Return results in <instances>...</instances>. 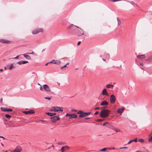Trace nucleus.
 <instances>
[{
  "instance_id": "f257e3e1",
  "label": "nucleus",
  "mask_w": 152,
  "mask_h": 152,
  "mask_svg": "<svg viewBox=\"0 0 152 152\" xmlns=\"http://www.w3.org/2000/svg\"><path fill=\"white\" fill-rule=\"evenodd\" d=\"M75 27L79 29L77 31V34L78 36H81L84 34V31L83 29L80 28L77 26L74 25L72 24L70 25L68 28L69 29L72 28L74 29H75Z\"/></svg>"
},
{
  "instance_id": "f03ea898",
  "label": "nucleus",
  "mask_w": 152,
  "mask_h": 152,
  "mask_svg": "<svg viewBox=\"0 0 152 152\" xmlns=\"http://www.w3.org/2000/svg\"><path fill=\"white\" fill-rule=\"evenodd\" d=\"M106 107H102V110L100 112V116L101 117L103 118L107 117L110 113V111L108 110H105Z\"/></svg>"
},
{
  "instance_id": "7ed1b4c3",
  "label": "nucleus",
  "mask_w": 152,
  "mask_h": 152,
  "mask_svg": "<svg viewBox=\"0 0 152 152\" xmlns=\"http://www.w3.org/2000/svg\"><path fill=\"white\" fill-rule=\"evenodd\" d=\"M50 111L54 112H57L58 111H63V110L62 107L56 106L53 107L50 109Z\"/></svg>"
},
{
  "instance_id": "20e7f679",
  "label": "nucleus",
  "mask_w": 152,
  "mask_h": 152,
  "mask_svg": "<svg viewBox=\"0 0 152 152\" xmlns=\"http://www.w3.org/2000/svg\"><path fill=\"white\" fill-rule=\"evenodd\" d=\"M51 120L53 123L55 122L57 120H58L60 119L59 115H56L54 116L51 117L50 118Z\"/></svg>"
},
{
  "instance_id": "39448f33",
  "label": "nucleus",
  "mask_w": 152,
  "mask_h": 152,
  "mask_svg": "<svg viewBox=\"0 0 152 152\" xmlns=\"http://www.w3.org/2000/svg\"><path fill=\"white\" fill-rule=\"evenodd\" d=\"M110 100L111 103L112 104H114L115 102L116 98L115 96L113 94H112L110 96Z\"/></svg>"
},
{
  "instance_id": "423d86ee",
  "label": "nucleus",
  "mask_w": 152,
  "mask_h": 152,
  "mask_svg": "<svg viewBox=\"0 0 152 152\" xmlns=\"http://www.w3.org/2000/svg\"><path fill=\"white\" fill-rule=\"evenodd\" d=\"M22 150L21 147L19 146H17L15 149L11 152H20Z\"/></svg>"
},
{
  "instance_id": "0eeeda50",
  "label": "nucleus",
  "mask_w": 152,
  "mask_h": 152,
  "mask_svg": "<svg viewBox=\"0 0 152 152\" xmlns=\"http://www.w3.org/2000/svg\"><path fill=\"white\" fill-rule=\"evenodd\" d=\"M43 89L45 91L47 92H50V89L49 86L45 84L43 86Z\"/></svg>"
},
{
  "instance_id": "6e6552de",
  "label": "nucleus",
  "mask_w": 152,
  "mask_h": 152,
  "mask_svg": "<svg viewBox=\"0 0 152 152\" xmlns=\"http://www.w3.org/2000/svg\"><path fill=\"white\" fill-rule=\"evenodd\" d=\"M42 29L41 28L36 29L32 31V33L33 34H36L39 32H42Z\"/></svg>"
},
{
  "instance_id": "1a4fd4ad",
  "label": "nucleus",
  "mask_w": 152,
  "mask_h": 152,
  "mask_svg": "<svg viewBox=\"0 0 152 152\" xmlns=\"http://www.w3.org/2000/svg\"><path fill=\"white\" fill-rule=\"evenodd\" d=\"M23 113L26 114H29L30 115L31 114H34L35 113L34 111L33 110H31L28 111H23Z\"/></svg>"
},
{
  "instance_id": "9d476101",
  "label": "nucleus",
  "mask_w": 152,
  "mask_h": 152,
  "mask_svg": "<svg viewBox=\"0 0 152 152\" xmlns=\"http://www.w3.org/2000/svg\"><path fill=\"white\" fill-rule=\"evenodd\" d=\"M91 113V112H88L87 113L83 112V113L82 114H80V115H79V117L81 118L83 117L86 116L87 115H89Z\"/></svg>"
},
{
  "instance_id": "9b49d317",
  "label": "nucleus",
  "mask_w": 152,
  "mask_h": 152,
  "mask_svg": "<svg viewBox=\"0 0 152 152\" xmlns=\"http://www.w3.org/2000/svg\"><path fill=\"white\" fill-rule=\"evenodd\" d=\"M1 110L3 111H12V110L9 108L1 107Z\"/></svg>"
},
{
  "instance_id": "f8f14e48",
  "label": "nucleus",
  "mask_w": 152,
  "mask_h": 152,
  "mask_svg": "<svg viewBox=\"0 0 152 152\" xmlns=\"http://www.w3.org/2000/svg\"><path fill=\"white\" fill-rule=\"evenodd\" d=\"M50 63H53L54 64H60L61 63L60 61L59 60H52L50 62Z\"/></svg>"
},
{
  "instance_id": "ddd939ff",
  "label": "nucleus",
  "mask_w": 152,
  "mask_h": 152,
  "mask_svg": "<svg viewBox=\"0 0 152 152\" xmlns=\"http://www.w3.org/2000/svg\"><path fill=\"white\" fill-rule=\"evenodd\" d=\"M28 63V61H20L17 63V64H18L19 65H21L22 64H24Z\"/></svg>"
},
{
  "instance_id": "4468645a",
  "label": "nucleus",
  "mask_w": 152,
  "mask_h": 152,
  "mask_svg": "<svg viewBox=\"0 0 152 152\" xmlns=\"http://www.w3.org/2000/svg\"><path fill=\"white\" fill-rule=\"evenodd\" d=\"M69 148V147L67 146L62 147L61 149V152H64L65 151L66 149H68Z\"/></svg>"
},
{
  "instance_id": "2eb2a0df",
  "label": "nucleus",
  "mask_w": 152,
  "mask_h": 152,
  "mask_svg": "<svg viewBox=\"0 0 152 152\" xmlns=\"http://www.w3.org/2000/svg\"><path fill=\"white\" fill-rule=\"evenodd\" d=\"M77 115H75L73 114H70V117H69V119H71L72 118H77Z\"/></svg>"
},
{
  "instance_id": "dca6fc26",
  "label": "nucleus",
  "mask_w": 152,
  "mask_h": 152,
  "mask_svg": "<svg viewBox=\"0 0 152 152\" xmlns=\"http://www.w3.org/2000/svg\"><path fill=\"white\" fill-rule=\"evenodd\" d=\"M108 102H107L105 100L103 101L100 104V105L101 106H103V105H108Z\"/></svg>"
},
{
  "instance_id": "f3484780",
  "label": "nucleus",
  "mask_w": 152,
  "mask_h": 152,
  "mask_svg": "<svg viewBox=\"0 0 152 152\" xmlns=\"http://www.w3.org/2000/svg\"><path fill=\"white\" fill-rule=\"evenodd\" d=\"M102 94L103 95H105L107 96H108V94L107 91V90L105 88H104L102 91Z\"/></svg>"
},
{
  "instance_id": "a211bd4d",
  "label": "nucleus",
  "mask_w": 152,
  "mask_h": 152,
  "mask_svg": "<svg viewBox=\"0 0 152 152\" xmlns=\"http://www.w3.org/2000/svg\"><path fill=\"white\" fill-rule=\"evenodd\" d=\"M45 114L48 115L50 116H52L53 115H55L56 114V113H50V112H46Z\"/></svg>"
},
{
  "instance_id": "6ab92c4d",
  "label": "nucleus",
  "mask_w": 152,
  "mask_h": 152,
  "mask_svg": "<svg viewBox=\"0 0 152 152\" xmlns=\"http://www.w3.org/2000/svg\"><path fill=\"white\" fill-rule=\"evenodd\" d=\"M137 57L138 58L141 59L145 58V55H138Z\"/></svg>"
},
{
  "instance_id": "aec40b11",
  "label": "nucleus",
  "mask_w": 152,
  "mask_h": 152,
  "mask_svg": "<svg viewBox=\"0 0 152 152\" xmlns=\"http://www.w3.org/2000/svg\"><path fill=\"white\" fill-rule=\"evenodd\" d=\"M124 110V109L123 108H120L118 109L117 113H121Z\"/></svg>"
},
{
  "instance_id": "412c9836",
  "label": "nucleus",
  "mask_w": 152,
  "mask_h": 152,
  "mask_svg": "<svg viewBox=\"0 0 152 152\" xmlns=\"http://www.w3.org/2000/svg\"><path fill=\"white\" fill-rule=\"evenodd\" d=\"M23 56L28 59H31L30 57L28 55H26V54H23Z\"/></svg>"
},
{
  "instance_id": "4be33fe9",
  "label": "nucleus",
  "mask_w": 152,
  "mask_h": 152,
  "mask_svg": "<svg viewBox=\"0 0 152 152\" xmlns=\"http://www.w3.org/2000/svg\"><path fill=\"white\" fill-rule=\"evenodd\" d=\"M114 86L109 84H107L106 85V87L107 88H110L111 89H113Z\"/></svg>"
},
{
  "instance_id": "5701e85b",
  "label": "nucleus",
  "mask_w": 152,
  "mask_h": 152,
  "mask_svg": "<svg viewBox=\"0 0 152 152\" xmlns=\"http://www.w3.org/2000/svg\"><path fill=\"white\" fill-rule=\"evenodd\" d=\"M69 63H67L66 65L64 66H63L61 67L60 68L62 70H63V69H65L66 68H64L65 67H67V65H68L69 64Z\"/></svg>"
},
{
  "instance_id": "b1692460",
  "label": "nucleus",
  "mask_w": 152,
  "mask_h": 152,
  "mask_svg": "<svg viewBox=\"0 0 152 152\" xmlns=\"http://www.w3.org/2000/svg\"><path fill=\"white\" fill-rule=\"evenodd\" d=\"M108 148H105L103 149H100L99 150V151H107L108 150Z\"/></svg>"
},
{
  "instance_id": "393cba45",
  "label": "nucleus",
  "mask_w": 152,
  "mask_h": 152,
  "mask_svg": "<svg viewBox=\"0 0 152 152\" xmlns=\"http://www.w3.org/2000/svg\"><path fill=\"white\" fill-rule=\"evenodd\" d=\"M130 3L132 5H133V6H138V5H137V4H136L135 3L134 1H131L130 2Z\"/></svg>"
},
{
  "instance_id": "a878e982",
  "label": "nucleus",
  "mask_w": 152,
  "mask_h": 152,
  "mask_svg": "<svg viewBox=\"0 0 152 152\" xmlns=\"http://www.w3.org/2000/svg\"><path fill=\"white\" fill-rule=\"evenodd\" d=\"M5 116L6 117V118H8L9 120L10 119L11 117V116L10 115L8 114H6L5 115Z\"/></svg>"
},
{
  "instance_id": "bb28decb",
  "label": "nucleus",
  "mask_w": 152,
  "mask_h": 152,
  "mask_svg": "<svg viewBox=\"0 0 152 152\" xmlns=\"http://www.w3.org/2000/svg\"><path fill=\"white\" fill-rule=\"evenodd\" d=\"M108 128H110L111 129H113V126L112 125H111L110 124L108 123V124L106 126Z\"/></svg>"
},
{
  "instance_id": "cd10ccee",
  "label": "nucleus",
  "mask_w": 152,
  "mask_h": 152,
  "mask_svg": "<svg viewBox=\"0 0 152 152\" xmlns=\"http://www.w3.org/2000/svg\"><path fill=\"white\" fill-rule=\"evenodd\" d=\"M138 142H140L141 143L144 142L145 141L144 139H139V140H138Z\"/></svg>"
},
{
  "instance_id": "c85d7f7f",
  "label": "nucleus",
  "mask_w": 152,
  "mask_h": 152,
  "mask_svg": "<svg viewBox=\"0 0 152 152\" xmlns=\"http://www.w3.org/2000/svg\"><path fill=\"white\" fill-rule=\"evenodd\" d=\"M117 21H118V25L119 26V25H120L121 24V21L118 18H117Z\"/></svg>"
},
{
  "instance_id": "c756f323",
  "label": "nucleus",
  "mask_w": 152,
  "mask_h": 152,
  "mask_svg": "<svg viewBox=\"0 0 152 152\" xmlns=\"http://www.w3.org/2000/svg\"><path fill=\"white\" fill-rule=\"evenodd\" d=\"M148 141L150 142L152 141V136L149 137V138H148Z\"/></svg>"
},
{
  "instance_id": "7c9ffc66",
  "label": "nucleus",
  "mask_w": 152,
  "mask_h": 152,
  "mask_svg": "<svg viewBox=\"0 0 152 152\" xmlns=\"http://www.w3.org/2000/svg\"><path fill=\"white\" fill-rule=\"evenodd\" d=\"M11 41L8 40H5L4 43L8 44L10 43Z\"/></svg>"
},
{
  "instance_id": "2f4dec72",
  "label": "nucleus",
  "mask_w": 152,
  "mask_h": 152,
  "mask_svg": "<svg viewBox=\"0 0 152 152\" xmlns=\"http://www.w3.org/2000/svg\"><path fill=\"white\" fill-rule=\"evenodd\" d=\"M105 56H106V58H109L110 57V55L109 54L107 53H106L105 54Z\"/></svg>"
},
{
  "instance_id": "473e14b6",
  "label": "nucleus",
  "mask_w": 152,
  "mask_h": 152,
  "mask_svg": "<svg viewBox=\"0 0 152 152\" xmlns=\"http://www.w3.org/2000/svg\"><path fill=\"white\" fill-rule=\"evenodd\" d=\"M13 64H11L10 66L9 67V69L10 70H11L12 68V67H13Z\"/></svg>"
},
{
  "instance_id": "72a5a7b5",
  "label": "nucleus",
  "mask_w": 152,
  "mask_h": 152,
  "mask_svg": "<svg viewBox=\"0 0 152 152\" xmlns=\"http://www.w3.org/2000/svg\"><path fill=\"white\" fill-rule=\"evenodd\" d=\"M83 113V112L82 111H78V112L77 113V114H82Z\"/></svg>"
},
{
  "instance_id": "f704fd0d",
  "label": "nucleus",
  "mask_w": 152,
  "mask_h": 152,
  "mask_svg": "<svg viewBox=\"0 0 152 152\" xmlns=\"http://www.w3.org/2000/svg\"><path fill=\"white\" fill-rule=\"evenodd\" d=\"M108 123L107 122H105L103 124V126H105L106 125H107L108 124Z\"/></svg>"
},
{
  "instance_id": "c9c22d12",
  "label": "nucleus",
  "mask_w": 152,
  "mask_h": 152,
  "mask_svg": "<svg viewBox=\"0 0 152 152\" xmlns=\"http://www.w3.org/2000/svg\"><path fill=\"white\" fill-rule=\"evenodd\" d=\"M5 40L4 39H0V42L4 43Z\"/></svg>"
},
{
  "instance_id": "e433bc0d",
  "label": "nucleus",
  "mask_w": 152,
  "mask_h": 152,
  "mask_svg": "<svg viewBox=\"0 0 152 152\" xmlns=\"http://www.w3.org/2000/svg\"><path fill=\"white\" fill-rule=\"evenodd\" d=\"M132 142H136L137 141V138H135L134 139L132 140Z\"/></svg>"
},
{
  "instance_id": "4c0bfd02",
  "label": "nucleus",
  "mask_w": 152,
  "mask_h": 152,
  "mask_svg": "<svg viewBox=\"0 0 152 152\" xmlns=\"http://www.w3.org/2000/svg\"><path fill=\"white\" fill-rule=\"evenodd\" d=\"M112 129L116 132H118V131H120L118 130L117 129H116V128H114V127H113V129Z\"/></svg>"
},
{
  "instance_id": "58836bf2",
  "label": "nucleus",
  "mask_w": 152,
  "mask_h": 152,
  "mask_svg": "<svg viewBox=\"0 0 152 152\" xmlns=\"http://www.w3.org/2000/svg\"><path fill=\"white\" fill-rule=\"evenodd\" d=\"M108 148V150H114L115 149V148H114V147H113L112 148Z\"/></svg>"
},
{
  "instance_id": "ea45409f",
  "label": "nucleus",
  "mask_w": 152,
  "mask_h": 152,
  "mask_svg": "<svg viewBox=\"0 0 152 152\" xmlns=\"http://www.w3.org/2000/svg\"><path fill=\"white\" fill-rule=\"evenodd\" d=\"M27 54H34V52L33 51H31V53H27Z\"/></svg>"
},
{
  "instance_id": "a19ab883",
  "label": "nucleus",
  "mask_w": 152,
  "mask_h": 152,
  "mask_svg": "<svg viewBox=\"0 0 152 152\" xmlns=\"http://www.w3.org/2000/svg\"><path fill=\"white\" fill-rule=\"evenodd\" d=\"M103 120H104V119H98L97 120V121H98V122H100V121H103Z\"/></svg>"
},
{
  "instance_id": "79ce46f5",
  "label": "nucleus",
  "mask_w": 152,
  "mask_h": 152,
  "mask_svg": "<svg viewBox=\"0 0 152 152\" xmlns=\"http://www.w3.org/2000/svg\"><path fill=\"white\" fill-rule=\"evenodd\" d=\"M128 147H120L119 148L120 149H127V148Z\"/></svg>"
},
{
  "instance_id": "37998d69",
  "label": "nucleus",
  "mask_w": 152,
  "mask_h": 152,
  "mask_svg": "<svg viewBox=\"0 0 152 152\" xmlns=\"http://www.w3.org/2000/svg\"><path fill=\"white\" fill-rule=\"evenodd\" d=\"M20 55H18L16 56V57L12 58H14V59H18L19 56Z\"/></svg>"
},
{
  "instance_id": "c03bdc74",
  "label": "nucleus",
  "mask_w": 152,
  "mask_h": 152,
  "mask_svg": "<svg viewBox=\"0 0 152 152\" xmlns=\"http://www.w3.org/2000/svg\"><path fill=\"white\" fill-rule=\"evenodd\" d=\"M71 111L72 112H76L77 111V110L74 109H72L71 110Z\"/></svg>"
},
{
  "instance_id": "a18cd8bd",
  "label": "nucleus",
  "mask_w": 152,
  "mask_h": 152,
  "mask_svg": "<svg viewBox=\"0 0 152 152\" xmlns=\"http://www.w3.org/2000/svg\"><path fill=\"white\" fill-rule=\"evenodd\" d=\"M132 140H131L130 141H129L128 142V143H127V144H130V143H131L132 142Z\"/></svg>"
},
{
  "instance_id": "49530a36",
  "label": "nucleus",
  "mask_w": 152,
  "mask_h": 152,
  "mask_svg": "<svg viewBox=\"0 0 152 152\" xmlns=\"http://www.w3.org/2000/svg\"><path fill=\"white\" fill-rule=\"evenodd\" d=\"M45 99H48L49 100H50V98L49 97H45Z\"/></svg>"
},
{
  "instance_id": "de8ad7c7",
  "label": "nucleus",
  "mask_w": 152,
  "mask_h": 152,
  "mask_svg": "<svg viewBox=\"0 0 152 152\" xmlns=\"http://www.w3.org/2000/svg\"><path fill=\"white\" fill-rule=\"evenodd\" d=\"M70 114H69V113H66V115H65V116H66V117L68 116H70Z\"/></svg>"
},
{
  "instance_id": "09e8293b",
  "label": "nucleus",
  "mask_w": 152,
  "mask_h": 152,
  "mask_svg": "<svg viewBox=\"0 0 152 152\" xmlns=\"http://www.w3.org/2000/svg\"><path fill=\"white\" fill-rule=\"evenodd\" d=\"M100 109L99 107H97L95 108L94 109L95 110H99Z\"/></svg>"
},
{
  "instance_id": "8fccbe9b",
  "label": "nucleus",
  "mask_w": 152,
  "mask_h": 152,
  "mask_svg": "<svg viewBox=\"0 0 152 152\" xmlns=\"http://www.w3.org/2000/svg\"><path fill=\"white\" fill-rule=\"evenodd\" d=\"M99 113V112L98 111H96V112L94 113V115H96V114H98Z\"/></svg>"
},
{
  "instance_id": "3c124183",
  "label": "nucleus",
  "mask_w": 152,
  "mask_h": 152,
  "mask_svg": "<svg viewBox=\"0 0 152 152\" xmlns=\"http://www.w3.org/2000/svg\"><path fill=\"white\" fill-rule=\"evenodd\" d=\"M2 101H3V99L2 98H1L0 99V102L1 103H2Z\"/></svg>"
},
{
  "instance_id": "603ef678",
  "label": "nucleus",
  "mask_w": 152,
  "mask_h": 152,
  "mask_svg": "<svg viewBox=\"0 0 152 152\" xmlns=\"http://www.w3.org/2000/svg\"><path fill=\"white\" fill-rule=\"evenodd\" d=\"M43 88H42V86H41V87L40 88V90H41V91L42 90Z\"/></svg>"
},
{
  "instance_id": "864d4df0",
  "label": "nucleus",
  "mask_w": 152,
  "mask_h": 152,
  "mask_svg": "<svg viewBox=\"0 0 152 152\" xmlns=\"http://www.w3.org/2000/svg\"><path fill=\"white\" fill-rule=\"evenodd\" d=\"M80 42H81L80 41H79L77 42V45H79L80 44Z\"/></svg>"
},
{
  "instance_id": "5fc2aeb1",
  "label": "nucleus",
  "mask_w": 152,
  "mask_h": 152,
  "mask_svg": "<svg viewBox=\"0 0 152 152\" xmlns=\"http://www.w3.org/2000/svg\"><path fill=\"white\" fill-rule=\"evenodd\" d=\"M152 131L151 132V133L149 135V137H150V136H151V135H152Z\"/></svg>"
},
{
  "instance_id": "6e6d98bb",
  "label": "nucleus",
  "mask_w": 152,
  "mask_h": 152,
  "mask_svg": "<svg viewBox=\"0 0 152 152\" xmlns=\"http://www.w3.org/2000/svg\"><path fill=\"white\" fill-rule=\"evenodd\" d=\"M90 118H90V117L88 118H85V119H86V120L87 119H90Z\"/></svg>"
},
{
  "instance_id": "4d7b16f0",
  "label": "nucleus",
  "mask_w": 152,
  "mask_h": 152,
  "mask_svg": "<svg viewBox=\"0 0 152 152\" xmlns=\"http://www.w3.org/2000/svg\"><path fill=\"white\" fill-rule=\"evenodd\" d=\"M49 63H50V62H49V63H47L46 64H45V66H47V65H48V64Z\"/></svg>"
},
{
  "instance_id": "13d9d810",
  "label": "nucleus",
  "mask_w": 152,
  "mask_h": 152,
  "mask_svg": "<svg viewBox=\"0 0 152 152\" xmlns=\"http://www.w3.org/2000/svg\"><path fill=\"white\" fill-rule=\"evenodd\" d=\"M140 65L142 66L143 65V64L142 63H140Z\"/></svg>"
},
{
  "instance_id": "bf43d9fd",
  "label": "nucleus",
  "mask_w": 152,
  "mask_h": 152,
  "mask_svg": "<svg viewBox=\"0 0 152 152\" xmlns=\"http://www.w3.org/2000/svg\"><path fill=\"white\" fill-rule=\"evenodd\" d=\"M0 137L4 139H5L3 136H0Z\"/></svg>"
},
{
  "instance_id": "052dcab7",
  "label": "nucleus",
  "mask_w": 152,
  "mask_h": 152,
  "mask_svg": "<svg viewBox=\"0 0 152 152\" xmlns=\"http://www.w3.org/2000/svg\"><path fill=\"white\" fill-rule=\"evenodd\" d=\"M102 60L104 61H106V60L105 59H104V58H102Z\"/></svg>"
},
{
  "instance_id": "680f3d73",
  "label": "nucleus",
  "mask_w": 152,
  "mask_h": 152,
  "mask_svg": "<svg viewBox=\"0 0 152 152\" xmlns=\"http://www.w3.org/2000/svg\"><path fill=\"white\" fill-rule=\"evenodd\" d=\"M61 142H59V143H58V144L59 145H61Z\"/></svg>"
},
{
  "instance_id": "e2e57ef3",
  "label": "nucleus",
  "mask_w": 152,
  "mask_h": 152,
  "mask_svg": "<svg viewBox=\"0 0 152 152\" xmlns=\"http://www.w3.org/2000/svg\"><path fill=\"white\" fill-rule=\"evenodd\" d=\"M3 71V69H0V71Z\"/></svg>"
},
{
  "instance_id": "0e129e2a",
  "label": "nucleus",
  "mask_w": 152,
  "mask_h": 152,
  "mask_svg": "<svg viewBox=\"0 0 152 152\" xmlns=\"http://www.w3.org/2000/svg\"><path fill=\"white\" fill-rule=\"evenodd\" d=\"M52 146L53 147V149H54V145H52Z\"/></svg>"
},
{
  "instance_id": "69168bd1",
  "label": "nucleus",
  "mask_w": 152,
  "mask_h": 152,
  "mask_svg": "<svg viewBox=\"0 0 152 152\" xmlns=\"http://www.w3.org/2000/svg\"><path fill=\"white\" fill-rule=\"evenodd\" d=\"M1 145L2 146H4V145L2 143H1Z\"/></svg>"
},
{
  "instance_id": "338daca9",
  "label": "nucleus",
  "mask_w": 152,
  "mask_h": 152,
  "mask_svg": "<svg viewBox=\"0 0 152 152\" xmlns=\"http://www.w3.org/2000/svg\"><path fill=\"white\" fill-rule=\"evenodd\" d=\"M51 148V147H48V149H50Z\"/></svg>"
},
{
  "instance_id": "774afa93",
  "label": "nucleus",
  "mask_w": 152,
  "mask_h": 152,
  "mask_svg": "<svg viewBox=\"0 0 152 152\" xmlns=\"http://www.w3.org/2000/svg\"><path fill=\"white\" fill-rule=\"evenodd\" d=\"M41 121H42V122H44V121H43V120H41Z\"/></svg>"
}]
</instances>
